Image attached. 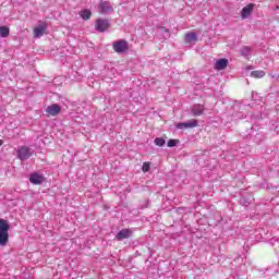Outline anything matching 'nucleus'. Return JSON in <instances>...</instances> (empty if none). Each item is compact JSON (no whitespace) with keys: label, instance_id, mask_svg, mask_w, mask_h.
Returning <instances> with one entry per match:
<instances>
[{"label":"nucleus","instance_id":"obj_2","mask_svg":"<svg viewBox=\"0 0 279 279\" xmlns=\"http://www.w3.org/2000/svg\"><path fill=\"white\" fill-rule=\"evenodd\" d=\"M95 29L100 33L107 32V29H110V21L106 19H97L95 22Z\"/></svg>","mask_w":279,"mask_h":279},{"label":"nucleus","instance_id":"obj_5","mask_svg":"<svg viewBox=\"0 0 279 279\" xmlns=\"http://www.w3.org/2000/svg\"><path fill=\"white\" fill-rule=\"evenodd\" d=\"M32 156V151H29V148L27 146H22L17 150V157L20 160H27Z\"/></svg>","mask_w":279,"mask_h":279},{"label":"nucleus","instance_id":"obj_19","mask_svg":"<svg viewBox=\"0 0 279 279\" xmlns=\"http://www.w3.org/2000/svg\"><path fill=\"white\" fill-rule=\"evenodd\" d=\"M165 138L162 137H157L155 138V145H157V147H162L165 145Z\"/></svg>","mask_w":279,"mask_h":279},{"label":"nucleus","instance_id":"obj_16","mask_svg":"<svg viewBox=\"0 0 279 279\" xmlns=\"http://www.w3.org/2000/svg\"><path fill=\"white\" fill-rule=\"evenodd\" d=\"M0 36L1 38H8V36H10V27L0 26Z\"/></svg>","mask_w":279,"mask_h":279},{"label":"nucleus","instance_id":"obj_20","mask_svg":"<svg viewBox=\"0 0 279 279\" xmlns=\"http://www.w3.org/2000/svg\"><path fill=\"white\" fill-rule=\"evenodd\" d=\"M178 143H180V141L170 140V141H168V147H175V145H178Z\"/></svg>","mask_w":279,"mask_h":279},{"label":"nucleus","instance_id":"obj_14","mask_svg":"<svg viewBox=\"0 0 279 279\" xmlns=\"http://www.w3.org/2000/svg\"><path fill=\"white\" fill-rule=\"evenodd\" d=\"M99 8L101 14H106V12H110V2L101 1Z\"/></svg>","mask_w":279,"mask_h":279},{"label":"nucleus","instance_id":"obj_18","mask_svg":"<svg viewBox=\"0 0 279 279\" xmlns=\"http://www.w3.org/2000/svg\"><path fill=\"white\" fill-rule=\"evenodd\" d=\"M149 169H151V163L150 162H144L142 167L143 173H148Z\"/></svg>","mask_w":279,"mask_h":279},{"label":"nucleus","instance_id":"obj_15","mask_svg":"<svg viewBox=\"0 0 279 279\" xmlns=\"http://www.w3.org/2000/svg\"><path fill=\"white\" fill-rule=\"evenodd\" d=\"M80 16L81 19H83V21H88L90 16H93V12H90V10L88 9H85L80 12Z\"/></svg>","mask_w":279,"mask_h":279},{"label":"nucleus","instance_id":"obj_12","mask_svg":"<svg viewBox=\"0 0 279 279\" xmlns=\"http://www.w3.org/2000/svg\"><path fill=\"white\" fill-rule=\"evenodd\" d=\"M204 105H194L192 108V113L194 117H202L204 114Z\"/></svg>","mask_w":279,"mask_h":279},{"label":"nucleus","instance_id":"obj_8","mask_svg":"<svg viewBox=\"0 0 279 279\" xmlns=\"http://www.w3.org/2000/svg\"><path fill=\"white\" fill-rule=\"evenodd\" d=\"M132 236V230L130 229H122L116 235L117 241H123V239H130Z\"/></svg>","mask_w":279,"mask_h":279},{"label":"nucleus","instance_id":"obj_10","mask_svg":"<svg viewBox=\"0 0 279 279\" xmlns=\"http://www.w3.org/2000/svg\"><path fill=\"white\" fill-rule=\"evenodd\" d=\"M227 68H228V59H219L216 61L214 65V69H216V71H223Z\"/></svg>","mask_w":279,"mask_h":279},{"label":"nucleus","instance_id":"obj_4","mask_svg":"<svg viewBox=\"0 0 279 279\" xmlns=\"http://www.w3.org/2000/svg\"><path fill=\"white\" fill-rule=\"evenodd\" d=\"M62 108L60 105L53 104L46 108L47 117H58V113L61 112Z\"/></svg>","mask_w":279,"mask_h":279},{"label":"nucleus","instance_id":"obj_9","mask_svg":"<svg viewBox=\"0 0 279 279\" xmlns=\"http://www.w3.org/2000/svg\"><path fill=\"white\" fill-rule=\"evenodd\" d=\"M29 182L32 184H43V182H45V177L38 174L37 172H34L29 177Z\"/></svg>","mask_w":279,"mask_h":279},{"label":"nucleus","instance_id":"obj_7","mask_svg":"<svg viewBox=\"0 0 279 279\" xmlns=\"http://www.w3.org/2000/svg\"><path fill=\"white\" fill-rule=\"evenodd\" d=\"M46 32H47L46 24H41V25L35 27L33 31L34 38H40L41 36H45Z\"/></svg>","mask_w":279,"mask_h":279},{"label":"nucleus","instance_id":"obj_1","mask_svg":"<svg viewBox=\"0 0 279 279\" xmlns=\"http://www.w3.org/2000/svg\"><path fill=\"white\" fill-rule=\"evenodd\" d=\"M10 225L8 223V220L0 218V246L5 247L8 245V242L10 241Z\"/></svg>","mask_w":279,"mask_h":279},{"label":"nucleus","instance_id":"obj_3","mask_svg":"<svg viewBox=\"0 0 279 279\" xmlns=\"http://www.w3.org/2000/svg\"><path fill=\"white\" fill-rule=\"evenodd\" d=\"M112 47L116 53H125L129 49L128 43L123 39L114 41Z\"/></svg>","mask_w":279,"mask_h":279},{"label":"nucleus","instance_id":"obj_17","mask_svg":"<svg viewBox=\"0 0 279 279\" xmlns=\"http://www.w3.org/2000/svg\"><path fill=\"white\" fill-rule=\"evenodd\" d=\"M251 77L255 80H260V77H265V71H253L251 72Z\"/></svg>","mask_w":279,"mask_h":279},{"label":"nucleus","instance_id":"obj_21","mask_svg":"<svg viewBox=\"0 0 279 279\" xmlns=\"http://www.w3.org/2000/svg\"><path fill=\"white\" fill-rule=\"evenodd\" d=\"M1 145H3V140H0V147H1Z\"/></svg>","mask_w":279,"mask_h":279},{"label":"nucleus","instance_id":"obj_6","mask_svg":"<svg viewBox=\"0 0 279 279\" xmlns=\"http://www.w3.org/2000/svg\"><path fill=\"white\" fill-rule=\"evenodd\" d=\"M197 120H191L189 122H182V123H178L177 128L178 130H189V129H193V128H197Z\"/></svg>","mask_w":279,"mask_h":279},{"label":"nucleus","instance_id":"obj_13","mask_svg":"<svg viewBox=\"0 0 279 279\" xmlns=\"http://www.w3.org/2000/svg\"><path fill=\"white\" fill-rule=\"evenodd\" d=\"M184 38L185 43H197V34L193 32L186 33Z\"/></svg>","mask_w":279,"mask_h":279},{"label":"nucleus","instance_id":"obj_11","mask_svg":"<svg viewBox=\"0 0 279 279\" xmlns=\"http://www.w3.org/2000/svg\"><path fill=\"white\" fill-rule=\"evenodd\" d=\"M253 11H254V3L247 4L246 7H244L242 9L241 17L242 19H247V16H250V14H252Z\"/></svg>","mask_w":279,"mask_h":279}]
</instances>
